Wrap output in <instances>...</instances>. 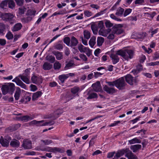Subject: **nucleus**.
Returning a JSON list of instances; mask_svg holds the SVG:
<instances>
[{
    "mask_svg": "<svg viewBox=\"0 0 159 159\" xmlns=\"http://www.w3.org/2000/svg\"><path fill=\"white\" fill-rule=\"evenodd\" d=\"M134 53V51L130 49L124 50H120L117 51V53L119 55L121 56L124 59L127 61L133 57Z\"/></svg>",
    "mask_w": 159,
    "mask_h": 159,
    "instance_id": "f257e3e1",
    "label": "nucleus"
},
{
    "mask_svg": "<svg viewBox=\"0 0 159 159\" xmlns=\"http://www.w3.org/2000/svg\"><path fill=\"white\" fill-rule=\"evenodd\" d=\"M15 84L11 83H8L6 85H3L1 90L3 95L6 94L7 93L12 94L15 89Z\"/></svg>",
    "mask_w": 159,
    "mask_h": 159,
    "instance_id": "f03ea898",
    "label": "nucleus"
},
{
    "mask_svg": "<svg viewBox=\"0 0 159 159\" xmlns=\"http://www.w3.org/2000/svg\"><path fill=\"white\" fill-rule=\"evenodd\" d=\"M1 18L3 20L11 24H13L15 22V16L11 13H3L1 16Z\"/></svg>",
    "mask_w": 159,
    "mask_h": 159,
    "instance_id": "7ed1b4c3",
    "label": "nucleus"
},
{
    "mask_svg": "<svg viewBox=\"0 0 159 159\" xmlns=\"http://www.w3.org/2000/svg\"><path fill=\"white\" fill-rule=\"evenodd\" d=\"M115 86L119 89H122L127 84L125 82L124 77H121L115 81Z\"/></svg>",
    "mask_w": 159,
    "mask_h": 159,
    "instance_id": "20e7f679",
    "label": "nucleus"
},
{
    "mask_svg": "<svg viewBox=\"0 0 159 159\" xmlns=\"http://www.w3.org/2000/svg\"><path fill=\"white\" fill-rule=\"evenodd\" d=\"M11 140V138L8 136H5L4 138L1 136L0 139V143L4 147H7L9 146L10 141Z\"/></svg>",
    "mask_w": 159,
    "mask_h": 159,
    "instance_id": "39448f33",
    "label": "nucleus"
},
{
    "mask_svg": "<svg viewBox=\"0 0 159 159\" xmlns=\"http://www.w3.org/2000/svg\"><path fill=\"white\" fill-rule=\"evenodd\" d=\"M122 27L123 25L120 24L114 25L112 28L113 33L117 35L121 34L124 32Z\"/></svg>",
    "mask_w": 159,
    "mask_h": 159,
    "instance_id": "423d86ee",
    "label": "nucleus"
},
{
    "mask_svg": "<svg viewBox=\"0 0 159 159\" xmlns=\"http://www.w3.org/2000/svg\"><path fill=\"white\" fill-rule=\"evenodd\" d=\"M124 77L126 81L129 85H132L136 82V80L130 74H128Z\"/></svg>",
    "mask_w": 159,
    "mask_h": 159,
    "instance_id": "0eeeda50",
    "label": "nucleus"
},
{
    "mask_svg": "<svg viewBox=\"0 0 159 159\" xmlns=\"http://www.w3.org/2000/svg\"><path fill=\"white\" fill-rule=\"evenodd\" d=\"M12 81L15 82L17 85L20 86L22 88L25 89H26V85L20 79L18 76L16 77L15 79L13 80Z\"/></svg>",
    "mask_w": 159,
    "mask_h": 159,
    "instance_id": "6e6552de",
    "label": "nucleus"
},
{
    "mask_svg": "<svg viewBox=\"0 0 159 159\" xmlns=\"http://www.w3.org/2000/svg\"><path fill=\"white\" fill-rule=\"evenodd\" d=\"M31 80L33 83L38 84H39L43 82V80L41 77L34 75L32 76Z\"/></svg>",
    "mask_w": 159,
    "mask_h": 159,
    "instance_id": "1a4fd4ad",
    "label": "nucleus"
},
{
    "mask_svg": "<svg viewBox=\"0 0 159 159\" xmlns=\"http://www.w3.org/2000/svg\"><path fill=\"white\" fill-rule=\"evenodd\" d=\"M22 146L25 149H29L32 148V142L31 141L26 139L24 140Z\"/></svg>",
    "mask_w": 159,
    "mask_h": 159,
    "instance_id": "9d476101",
    "label": "nucleus"
},
{
    "mask_svg": "<svg viewBox=\"0 0 159 159\" xmlns=\"http://www.w3.org/2000/svg\"><path fill=\"white\" fill-rule=\"evenodd\" d=\"M92 87L93 90L96 92H100L102 90V87L99 81H98L95 83L93 84Z\"/></svg>",
    "mask_w": 159,
    "mask_h": 159,
    "instance_id": "9b49d317",
    "label": "nucleus"
},
{
    "mask_svg": "<svg viewBox=\"0 0 159 159\" xmlns=\"http://www.w3.org/2000/svg\"><path fill=\"white\" fill-rule=\"evenodd\" d=\"M104 90L108 94H112L116 92V91L114 87H109L107 85H105L103 87Z\"/></svg>",
    "mask_w": 159,
    "mask_h": 159,
    "instance_id": "f8f14e48",
    "label": "nucleus"
},
{
    "mask_svg": "<svg viewBox=\"0 0 159 159\" xmlns=\"http://www.w3.org/2000/svg\"><path fill=\"white\" fill-rule=\"evenodd\" d=\"M111 29L108 28L107 29H100L98 33L100 35L104 37H107L108 34L110 32Z\"/></svg>",
    "mask_w": 159,
    "mask_h": 159,
    "instance_id": "ddd939ff",
    "label": "nucleus"
},
{
    "mask_svg": "<svg viewBox=\"0 0 159 159\" xmlns=\"http://www.w3.org/2000/svg\"><path fill=\"white\" fill-rule=\"evenodd\" d=\"M118 55H119L117 53V51L116 54H112L110 56V57L111 58L112 63L114 64H116L119 61V58Z\"/></svg>",
    "mask_w": 159,
    "mask_h": 159,
    "instance_id": "4468645a",
    "label": "nucleus"
},
{
    "mask_svg": "<svg viewBox=\"0 0 159 159\" xmlns=\"http://www.w3.org/2000/svg\"><path fill=\"white\" fill-rule=\"evenodd\" d=\"M19 78H20L21 80L26 84H29L30 83V77L20 74L18 75Z\"/></svg>",
    "mask_w": 159,
    "mask_h": 159,
    "instance_id": "2eb2a0df",
    "label": "nucleus"
},
{
    "mask_svg": "<svg viewBox=\"0 0 159 159\" xmlns=\"http://www.w3.org/2000/svg\"><path fill=\"white\" fill-rule=\"evenodd\" d=\"M10 146L13 148H18L20 145V143L18 140L13 139L10 143Z\"/></svg>",
    "mask_w": 159,
    "mask_h": 159,
    "instance_id": "dca6fc26",
    "label": "nucleus"
},
{
    "mask_svg": "<svg viewBox=\"0 0 159 159\" xmlns=\"http://www.w3.org/2000/svg\"><path fill=\"white\" fill-rule=\"evenodd\" d=\"M70 42V46L71 47L76 46L78 43V40L74 36H72L71 37Z\"/></svg>",
    "mask_w": 159,
    "mask_h": 159,
    "instance_id": "f3484780",
    "label": "nucleus"
},
{
    "mask_svg": "<svg viewBox=\"0 0 159 159\" xmlns=\"http://www.w3.org/2000/svg\"><path fill=\"white\" fill-rule=\"evenodd\" d=\"M52 53L54 55H55L56 59L57 60H61L63 58V55L62 52L54 51Z\"/></svg>",
    "mask_w": 159,
    "mask_h": 159,
    "instance_id": "a211bd4d",
    "label": "nucleus"
},
{
    "mask_svg": "<svg viewBox=\"0 0 159 159\" xmlns=\"http://www.w3.org/2000/svg\"><path fill=\"white\" fill-rule=\"evenodd\" d=\"M63 95H65V96L62 97V99L63 100H66V102L69 101L75 97V96L72 94H66Z\"/></svg>",
    "mask_w": 159,
    "mask_h": 159,
    "instance_id": "6ab92c4d",
    "label": "nucleus"
},
{
    "mask_svg": "<svg viewBox=\"0 0 159 159\" xmlns=\"http://www.w3.org/2000/svg\"><path fill=\"white\" fill-rule=\"evenodd\" d=\"M131 151L129 150V148L123 149L119 151V152L120 154V155L121 156L124 155L125 153V157H127L128 156V155L129 154Z\"/></svg>",
    "mask_w": 159,
    "mask_h": 159,
    "instance_id": "aec40b11",
    "label": "nucleus"
},
{
    "mask_svg": "<svg viewBox=\"0 0 159 159\" xmlns=\"http://www.w3.org/2000/svg\"><path fill=\"white\" fill-rule=\"evenodd\" d=\"M130 148L131 150H133L134 152H135L141 148V145L140 144L132 145L131 146Z\"/></svg>",
    "mask_w": 159,
    "mask_h": 159,
    "instance_id": "412c9836",
    "label": "nucleus"
},
{
    "mask_svg": "<svg viewBox=\"0 0 159 159\" xmlns=\"http://www.w3.org/2000/svg\"><path fill=\"white\" fill-rule=\"evenodd\" d=\"M124 11V9L120 7H119L117 9L115 15L117 16H122Z\"/></svg>",
    "mask_w": 159,
    "mask_h": 159,
    "instance_id": "4be33fe9",
    "label": "nucleus"
},
{
    "mask_svg": "<svg viewBox=\"0 0 159 159\" xmlns=\"http://www.w3.org/2000/svg\"><path fill=\"white\" fill-rule=\"evenodd\" d=\"M22 27V25L20 23L16 24L13 27L12 30L13 32L17 31L20 30Z\"/></svg>",
    "mask_w": 159,
    "mask_h": 159,
    "instance_id": "5701e85b",
    "label": "nucleus"
},
{
    "mask_svg": "<svg viewBox=\"0 0 159 159\" xmlns=\"http://www.w3.org/2000/svg\"><path fill=\"white\" fill-rule=\"evenodd\" d=\"M20 93L21 90L20 88L18 87H17L14 95L15 99L16 100H18L19 99Z\"/></svg>",
    "mask_w": 159,
    "mask_h": 159,
    "instance_id": "b1692460",
    "label": "nucleus"
},
{
    "mask_svg": "<svg viewBox=\"0 0 159 159\" xmlns=\"http://www.w3.org/2000/svg\"><path fill=\"white\" fill-rule=\"evenodd\" d=\"M52 67V65L50 63L46 62H45L43 66V68L45 70H50Z\"/></svg>",
    "mask_w": 159,
    "mask_h": 159,
    "instance_id": "393cba45",
    "label": "nucleus"
},
{
    "mask_svg": "<svg viewBox=\"0 0 159 159\" xmlns=\"http://www.w3.org/2000/svg\"><path fill=\"white\" fill-rule=\"evenodd\" d=\"M91 90L88 91L87 95H89L87 99H91L93 98H96L97 97V95L96 93H90Z\"/></svg>",
    "mask_w": 159,
    "mask_h": 159,
    "instance_id": "a878e982",
    "label": "nucleus"
},
{
    "mask_svg": "<svg viewBox=\"0 0 159 159\" xmlns=\"http://www.w3.org/2000/svg\"><path fill=\"white\" fill-rule=\"evenodd\" d=\"M89 48L88 47H86L84 46L81 44H79L78 47V49L80 52L85 53L86 51Z\"/></svg>",
    "mask_w": 159,
    "mask_h": 159,
    "instance_id": "bb28decb",
    "label": "nucleus"
},
{
    "mask_svg": "<svg viewBox=\"0 0 159 159\" xmlns=\"http://www.w3.org/2000/svg\"><path fill=\"white\" fill-rule=\"evenodd\" d=\"M42 94V92L39 91L34 93L32 97V100H34L37 99V98L41 96Z\"/></svg>",
    "mask_w": 159,
    "mask_h": 159,
    "instance_id": "cd10ccee",
    "label": "nucleus"
},
{
    "mask_svg": "<svg viewBox=\"0 0 159 159\" xmlns=\"http://www.w3.org/2000/svg\"><path fill=\"white\" fill-rule=\"evenodd\" d=\"M7 2L9 8L12 9L15 7L16 4L13 0H7Z\"/></svg>",
    "mask_w": 159,
    "mask_h": 159,
    "instance_id": "c85d7f7f",
    "label": "nucleus"
},
{
    "mask_svg": "<svg viewBox=\"0 0 159 159\" xmlns=\"http://www.w3.org/2000/svg\"><path fill=\"white\" fill-rule=\"evenodd\" d=\"M96 43V37L94 36L92 37L89 42V44L90 46L93 48Z\"/></svg>",
    "mask_w": 159,
    "mask_h": 159,
    "instance_id": "c756f323",
    "label": "nucleus"
},
{
    "mask_svg": "<svg viewBox=\"0 0 159 159\" xmlns=\"http://www.w3.org/2000/svg\"><path fill=\"white\" fill-rule=\"evenodd\" d=\"M104 41V39L101 37H98L97 39V44L98 46L102 45Z\"/></svg>",
    "mask_w": 159,
    "mask_h": 159,
    "instance_id": "7c9ffc66",
    "label": "nucleus"
},
{
    "mask_svg": "<svg viewBox=\"0 0 159 159\" xmlns=\"http://www.w3.org/2000/svg\"><path fill=\"white\" fill-rule=\"evenodd\" d=\"M31 100L30 97L28 96H24L20 100L22 103H26L30 101Z\"/></svg>",
    "mask_w": 159,
    "mask_h": 159,
    "instance_id": "2f4dec72",
    "label": "nucleus"
},
{
    "mask_svg": "<svg viewBox=\"0 0 159 159\" xmlns=\"http://www.w3.org/2000/svg\"><path fill=\"white\" fill-rule=\"evenodd\" d=\"M66 74H63L60 75L59 76L58 78L59 80H60L61 82L62 83H64L65 80L68 78Z\"/></svg>",
    "mask_w": 159,
    "mask_h": 159,
    "instance_id": "473e14b6",
    "label": "nucleus"
},
{
    "mask_svg": "<svg viewBox=\"0 0 159 159\" xmlns=\"http://www.w3.org/2000/svg\"><path fill=\"white\" fill-rule=\"evenodd\" d=\"M80 90V88L77 86H75L71 89V92L73 94H75L77 93Z\"/></svg>",
    "mask_w": 159,
    "mask_h": 159,
    "instance_id": "72a5a7b5",
    "label": "nucleus"
},
{
    "mask_svg": "<svg viewBox=\"0 0 159 159\" xmlns=\"http://www.w3.org/2000/svg\"><path fill=\"white\" fill-rule=\"evenodd\" d=\"M46 60L48 61L51 63H53L55 61V58L52 56H48L46 57Z\"/></svg>",
    "mask_w": 159,
    "mask_h": 159,
    "instance_id": "f704fd0d",
    "label": "nucleus"
},
{
    "mask_svg": "<svg viewBox=\"0 0 159 159\" xmlns=\"http://www.w3.org/2000/svg\"><path fill=\"white\" fill-rule=\"evenodd\" d=\"M74 65H75L74 63H72L71 61H70L66 64L64 69L66 70L69 69L72 67Z\"/></svg>",
    "mask_w": 159,
    "mask_h": 159,
    "instance_id": "c9c22d12",
    "label": "nucleus"
},
{
    "mask_svg": "<svg viewBox=\"0 0 159 159\" xmlns=\"http://www.w3.org/2000/svg\"><path fill=\"white\" fill-rule=\"evenodd\" d=\"M128 159H138L137 157L131 151L127 157Z\"/></svg>",
    "mask_w": 159,
    "mask_h": 159,
    "instance_id": "e433bc0d",
    "label": "nucleus"
},
{
    "mask_svg": "<svg viewBox=\"0 0 159 159\" xmlns=\"http://www.w3.org/2000/svg\"><path fill=\"white\" fill-rule=\"evenodd\" d=\"M105 24L106 27L108 28L113 27V23H111L110 20H105Z\"/></svg>",
    "mask_w": 159,
    "mask_h": 159,
    "instance_id": "4c0bfd02",
    "label": "nucleus"
},
{
    "mask_svg": "<svg viewBox=\"0 0 159 159\" xmlns=\"http://www.w3.org/2000/svg\"><path fill=\"white\" fill-rule=\"evenodd\" d=\"M36 11L35 10H29L27 11V15L34 17L35 15Z\"/></svg>",
    "mask_w": 159,
    "mask_h": 159,
    "instance_id": "58836bf2",
    "label": "nucleus"
},
{
    "mask_svg": "<svg viewBox=\"0 0 159 159\" xmlns=\"http://www.w3.org/2000/svg\"><path fill=\"white\" fill-rule=\"evenodd\" d=\"M63 40L64 43L67 46H70V37H66L64 38Z\"/></svg>",
    "mask_w": 159,
    "mask_h": 159,
    "instance_id": "ea45409f",
    "label": "nucleus"
},
{
    "mask_svg": "<svg viewBox=\"0 0 159 159\" xmlns=\"http://www.w3.org/2000/svg\"><path fill=\"white\" fill-rule=\"evenodd\" d=\"M129 143L130 144H132L136 143H140V141L137 138H134L132 139L129 140Z\"/></svg>",
    "mask_w": 159,
    "mask_h": 159,
    "instance_id": "a19ab883",
    "label": "nucleus"
},
{
    "mask_svg": "<svg viewBox=\"0 0 159 159\" xmlns=\"http://www.w3.org/2000/svg\"><path fill=\"white\" fill-rule=\"evenodd\" d=\"M7 3L8 2L7 0L2 1L0 4V7L3 9L5 8L7 6Z\"/></svg>",
    "mask_w": 159,
    "mask_h": 159,
    "instance_id": "79ce46f5",
    "label": "nucleus"
},
{
    "mask_svg": "<svg viewBox=\"0 0 159 159\" xmlns=\"http://www.w3.org/2000/svg\"><path fill=\"white\" fill-rule=\"evenodd\" d=\"M61 64L58 61H56L54 64L53 67L55 70H59L61 68Z\"/></svg>",
    "mask_w": 159,
    "mask_h": 159,
    "instance_id": "37998d69",
    "label": "nucleus"
},
{
    "mask_svg": "<svg viewBox=\"0 0 159 159\" xmlns=\"http://www.w3.org/2000/svg\"><path fill=\"white\" fill-rule=\"evenodd\" d=\"M110 17L112 19L114 20L118 21H122L121 19L118 18L114 14H111L110 15Z\"/></svg>",
    "mask_w": 159,
    "mask_h": 159,
    "instance_id": "c03bdc74",
    "label": "nucleus"
},
{
    "mask_svg": "<svg viewBox=\"0 0 159 159\" xmlns=\"http://www.w3.org/2000/svg\"><path fill=\"white\" fill-rule=\"evenodd\" d=\"M30 68L26 69L25 70L24 73L22 75L28 77H30Z\"/></svg>",
    "mask_w": 159,
    "mask_h": 159,
    "instance_id": "a18cd8bd",
    "label": "nucleus"
},
{
    "mask_svg": "<svg viewBox=\"0 0 159 159\" xmlns=\"http://www.w3.org/2000/svg\"><path fill=\"white\" fill-rule=\"evenodd\" d=\"M79 56L83 61H87L88 58L85 55L83 54H80Z\"/></svg>",
    "mask_w": 159,
    "mask_h": 159,
    "instance_id": "49530a36",
    "label": "nucleus"
},
{
    "mask_svg": "<svg viewBox=\"0 0 159 159\" xmlns=\"http://www.w3.org/2000/svg\"><path fill=\"white\" fill-rule=\"evenodd\" d=\"M84 37L87 39H89L90 37V33L88 31H84Z\"/></svg>",
    "mask_w": 159,
    "mask_h": 159,
    "instance_id": "de8ad7c7",
    "label": "nucleus"
},
{
    "mask_svg": "<svg viewBox=\"0 0 159 159\" xmlns=\"http://www.w3.org/2000/svg\"><path fill=\"white\" fill-rule=\"evenodd\" d=\"M132 11V9L130 8L127 9L125 11L123 16L124 17H125L127 16Z\"/></svg>",
    "mask_w": 159,
    "mask_h": 159,
    "instance_id": "09e8293b",
    "label": "nucleus"
},
{
    "mask_svg": "<svg viewBox=\"0 0 159 159\" xmlns=\"http://www.w3.org/2000/svg\"><path fill=\"white\" fill-rule=\"evenodd\" d=\"M16 2V5L19 6H22L23 5L24 0H14Z\"/></svg>",
    "mask_w": 159,
    "mask_h": 159,
    "instance_id": "8fccbe9b",
    "label": "nucleus"
},
{
    "mask_svg": "<svg viewBox=\"0 0 159 159\" xmlns=\"http://www.w3.org/2000/svg\"><path fill=\"white\" fill-rule=\"evenodd\" d=\"M28 16L27 17L23 19L25 23H28V22L31 21L32 20V18H33L31 16Z\"/></svg>",
    "mask_w": 159,
    "mask_h": 159,
    "instance_id": "3c124183",
    "label": "nucleus"
},
{
    "mask_svg": "<svg viewBox=\"0 0 159 159\" xmlns=\"http://www.w3.org/2000/svg\"><path fill=\"white\" fill-rule=\"evenodd\" d=\"M6 37L8 39H11L13 38V35L10 31L8 32L6 35Z\"/></svg>",
    "mask_w": 159,
    "mask_h": 159,
    "instance_id": "603ef678",
    "label": "nucleus"
},
{
    "mask_svg": "<svg viewBox=\"0 0 159 159\" xmlns=\"http://www.w3.org/2000/svg\"><path fill=\"white\" fill-rule=\"evenodd\" d=\"M41 141L45 145H48L52 142V140L49 139H46L45 140H42Z\"/></svg>",
    "mask_w": 159,
    "mask_h": 159,
    "instance_id": "864d4df0",
    "label": "nucleus"
},
{
    "mask_svg": "<svg viewBox=\"0 0 159 159\" xmlns=\"http://www.w3.org/2000/svg\"><path fill=\"white\" fill-rule=\"evenodd\" d=\"M98 26L99 28H100V29H105L103 21L102 20L99 22Z\"/></svg>",
    "mask_w": 159,
    "mask_h": 159,
    "instance_id": "5fc2aeb1",
    "label": "nucleus"
},
{
    "mask_svg": "<svg viewBox=\"0 0 159 159\" xmlns=\"http://www.w3.org/2000/svg\"><path fill=\"white\" fill-rule=\"evenodd\" d=\"M25 10L26 8L24 7L19 8L18 9L19 14L21 15L24 14Z\"/></svg>",
    "mask_w": 159,
    "mask_h": 159,
    "instance_id": "6e6d98bb",
    "label": "nucleus"
},
{
    "mask_svg": "<svg viewBox=\"0 0 159 159\" xmlns=\"http://www.w3.org/2000/svg\"><path fill=\"white\" fill-rule=\"evenodd\" d=\"M55 48L57 50H60L62 49L63 48V45L62 44H57L55 46Z\"/></svg>",
    "mask_w": 159,
    "mask_h": 159,
    "instance_id": "4d7b16f0",
    "label": "nucleus"
},
{
    "mask_svg": "<svg viewBox=\"0 0 159 159\" xmlns=\"http://www.w3.org/2000/svg\"><path fill=\"white\" fill-rule=\"evenodd\" d=\"M55 123V122L53 120H51L48 121L44 122V126L47 125H53Z\"/></svg>",
    "mask_w": 159,
    "mask_h": 159,
    "instance_id": "13d9d810",
    "label": "nucleus"
},
{
    "mask_svg": "<svg viewBox=\"0 0 159 159\" xmlns=\"http://www.w3.org/2000/svg\"><path fill=\"white\" fill-rule=\"evenodd\" d=\"M44 120H42L41 121H38V122H37V127H40L42 126H44Z\"/></svg>",
    "mask_w": 159,
    "mask_h": 159,
    "instance_id": "bf43d9fd",
    "label": "nucleus"
},
{
    "mask_svg": "<svg viewBox=\"0 0 159 159\" xmlns=\"http://www.w3.org/2000/svg\"><path fill=\"white\" fill-rule=\"evenodd\" d=\"M115 34L113 33V31H112L111 33L110 34L107 36V38L109 39H113L115 37Z\"/></svg>",
    "mask_w": 159,
    "mask_h": 159,
    "instance_id": "052dcab7",
    "label": "nucleus"
},
{
    "mask_svg": "<svg viewBox=\"0 0 159 159\" xmlns=\"http://www.w3.org/2000/svg\"><path fill=\"white\" fill-rule=\"evenodd\" d=\"M56 152H59L60 153H63L65 152L64 148H60L57 147H56Z\"/></svg>",
    "mask_w": 159,
    "mask_h": 159,
    "instance_id": "680f3d73",
    "label": "nucleus"
},
{
    "mask_svg": "<svg viewBox=\"0 0 159 159\" xmlns=\"http://www.w3.org/2000/svg\"><path fill=\"white\" fill-rule=\"evenodd\" d=\"M38 122V121H37L36 120H34L29 123L30 125H35L36 126H37V122Z\"/></svg>",
    "mask_w": 159,
    "mask_h": 159,
    "instance_id": "e2e57ef3",
    "label": "nucleus"
},
{
    "mask_svg": "<svg viewBox=\"0 0 159 159\" xmlns=\"http://www.w3.org/2000/svg\"><path fill=\"white\" fill-rule=\"evenodd\" d=\"M6 43V41L5 39H0V45L3 46H4Z\"/></svg>",
    "mask_w": 159,
    "mask_h": 159,
    "instance_id": "0e129e2a",
    "label": "nucleus"
},
{
    "mask_svg": "<svg viewBox=\"0 0 159 159\" xmlns=\"http://www.w3.org/2000/svg\"><path fill=\"white\" fill-rule=\"evenodd\" d=\"M158 30V28L154 30H152L151 29L150 30H151V37H153L154 34H156Z\"/></svg>",
    "mask_w": 159,
    "mask_h": 159,
    "instance_id": "69168bd1",
    "label": "nucleus"
},
{
    "mask_svg": "<svg viewBox=\"0 0 159 159\" xmlns=\"http://www.w3.org/2000/svg\"><path fill=\"white\" fill-rule=\"evenodd\" d=\"M84 14L87 17H89L92 15V13L91 12L88 11H84Z\"/></svg>",
    "mask_w": 159,
    "mask_h": 159,
    "instance_id": "338daca9",
    "label": "nucleus"
},
{
    "mask_svg": "<svg viewBox=\"0 0 159 159\" xmlns=\"http://www.w3.org/2000/svg\"><path fill=\"white\" fill-rule=\"evenodd\" d=\"M144 2V0H135L134 3L135 4H142Z\"/></svg>",
    "mask_w": 159,
    "mask_h": 159,
    "instance_id": "774afa93",
    "label": "nucleus"
}]
</instances>
